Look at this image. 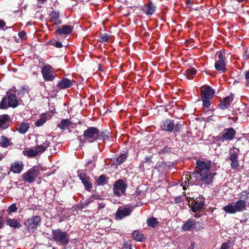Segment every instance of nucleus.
<instances>
[{"instance_id": "21", "label": "nucleus", "mask_w": 249, "mask_h": 249, "mask_svg": "<svg viewBox=\"0 0 249 249\" xmlns=\"http://www.w3.org/2000/svg\"><path fill=\"white\" fill-rule=\"evenodd\" d=\"M196 223V221L194 219L191 218L188 219L183 222V224L181 226V230L183 231H192L194 229Z\"/></svg>"}, {"instance_id": "59", "label": "nucleus", "mask_w": 249, "mask_h": 249, "mask_svg": "<svg viewBox=\"0 0 249 249\" xmlns=\"http://www.w3.org/2000/svg\"><path fill=\"white\" fill-rule=\"evenodd\" d=\"M195 217L196 218H198L199 217H200V215L196 213L195 215Z\"/></svg>"}, {"instance_id": "35", "label": "nucleus", "mask_w": 249, "mask_h": 249, "mask_svg": "<svg viewBox=\"0 0 249 249\" xmlns=\"http://www.w3.org/2000/svg\"><path fill=\"white\" fill-rule=\"evenodd\" d=\"M145 13L147 15H151L155 12L156 6L152 2H149L147 5Z\"/></svg>"}, {"instance_id": "6", "label": "nucleus", "mask_w": 249, "mask_h": 249, "mask_svg": "<svg viewBox=\"0 0 249 249\" xmlns=\"http://www.w3.org/2000/svg\"><path fill=\"white\" fill-rule=\"evenodd\" d=\"M215 92L210 86L201 87V98L203 102V106L208 108L211 105V100L214 96Z\"/></svg>"}, {"instance_id": "42", "label": "nucleus", "mask_w": 249, "mask_h": 249, "mask_svg": "<svg viewBox=\"0 0 249 249\" xmlns=\"http://www.w3.org/2000/svg\"><path fill=\"white\" fill-rule=\"evenodd\" d=\"M220 249H232V248L230 243L225 242L221 244Z\"/></svg>"}, {"instance_id": "41", "label": "nucleus", "mask_w": 249, "mask_h": 249, "mask_svg": "<svg viewBox=\"0 0 249 249\" xmlns=\"http://www.w3.org/2000/svg\"><path fill=\"white\" fill-rule=\"evenodd\" d=\"M98 140H108V136L99 130Z\"/></svg>"}, {"instance_id": "38", "label": "nucleus", "mask_w": 249, "mask_h": 249, "mask_svg": "<svg viewBox=\"0 0 249 249\" xmlns=\"http://www.w3.org/2000/svg\"><path fill=\"white\" fill-rule=\"evenodd\" d=\"M96 182L99 185H105L107 182L106 176L104 175H100L97 179Z\"/></svg>"}, {"instance_id": "52", "label": "nucleus", "mask_w": 249, "mask_h": 249, "mask_svg": "<svg viewBox=\"0 0 249 249\" xmlns=\"http://www.w3.org/2000/svg\"><path fill=\"white\" fill-rule=\"evenodd\" d=\"M195 243L194 242H192L191 243L190 246L188 247L187 249H195Z\"/></svg>"}, {"instance_id": "44", "label": "nucleus", "mask_w": 249, "mask_h": 249, "mask_svg": "<svg viewBox=\"0 0 249 249\" xmlns=\"http://www.w3.org/2000/svg\"><path fill=\"white\" fill-rule=\"evenodd\" d=\"M95 196L94 195L91 196L90 197H89L85 202V205H88L90 203L92 202L95 198Z\"/></svg>"}, {"instance_id": "14", "label": "nucleus", "mask_w": 249, "mask_h": 249, "mask_svg": "<svg viewBox=\"0 0 249 249\" xmlns=\"http://www.w3.org/2000/svg\"><path fill=\"white\" fill-rule=\"evenodd\" d=\"M126 188V184L121 179L115 181L113 186V192L114 194L120 196L122 194H124Z\"/></svg>"}, {"instance_id": "24", "label": "nucleus", "mask_w": 249, "mask_h": 249, "mask_svg": "<svg viewBox=\"0 0 249 249\" xmlns=\"http://www.w3.org/2000/svg\"><path fill=\"white\" fill-rule=\"evenodd\" d=\"M72 27L70 25H64L62 28H58L55 30V33L57 35H67L71 33Z\"/></svg>"}, {"instance_id": "4", "label": "nucleus", "mask_w": 249, "mask_h": 249, "mask_svg": "<svg viewBox=\"0 0 249 249\" xmlns=\"http://www.w3.org/2000/svg\"><path fill=\"white\" fill-rule=\"evenodd\" d=\"M246 202L245 200H237L234 205L231 203H228V204L223 208V210L228 213L234 214L237 212H240L246 210Z\"/></svg>"}, {"instance_id": "39", "label": "nucleus", "mask_w": 249, "mask_h": 249, "mask_svg": "<svg viewBox=\"0 0 249 249\" xmlns=\"http://www.w3.org/2000/svg\"><path fill=\"white\" fill-rule=\"evenodd\" d=\"M109 38V36L107 34H102L100 36V38L102 42H107Z\"/></svg>"}, {"instance_id": "17", "label": "nucleus", "mask_w": 249, "mask_h": 249, "mask_svg": "<svg viewBox=\"0 0 249 249\" xmlns=\"http://www.w3.org/2000/svg\"><path fill=\"white\" fill-rule=\"evenodd\" d=\"M40 139L41 140L42 143L37 144L36 146L35 147L38 155L44 152L49 146L50 144L48 139H46L44 136L40 137Z\"/></svg>"}, {"instance_id": "46", "label": "nucleus", "mask_w": 249, "mask_h": 249, "mask_svg": "<svg viewBox=\"0 0 249 249\" xmlns=\"http://www.w3.org/2000/svg\"><path fill=\"white\" fill-rule=\"evenodd\" d=\"M218 60L225 61V55L222 52H220L218 53Z\"/></svg>"}, {"instance_id": "55", "label": "nucleus", "mask_w": 249, "mask_h": 249, "mask_svg": "<svg viewBox=\"0 0 249 249\" xmlns=\"http://www.w3.org/2000/svg\"><path fill=\"white\" fill-rule=\"evenodd\" d=\"M3 218L1 216H0V229H1L3 225Z\"/></svg>"}, {"instance_id": "36", "label": "nucleus", "mask_w": 249, "mask_h": 249, "mask_svg": "<svg viewBox=\"0 0 249 249\" xmlns=\"http://www.w3.org/2000/svg\"><path fill=\"white\" fill-rule=\"evenodd\" d=\"M146 223L148 226L155 228L158 225L159 222L156 218L152 217L147 220Z\"/></svg>"}, {"instance_id": "11", "label": "nucleus", "mask_w": 249, "mask_h": 249, "mask_svg": "<svg viewBox=\"0 0 249 249\" xmlns=\"http://www.w3.org/2000/svg\"><path fill=\"white\" fill-rule=\"evenodd\" d=\"M240 153V150L236 147H232L229 150V160L231 161V166L233 169L237 168L239 165L238 158Z\"/></svg>"}, {"instance_id": "58", "label": "nucleus", "mask_w": 249, "mask_h": 249, "mask_svg": "<svg viewBox=\"0 0 249 249\" xmlns=\"http://www.w3.org/2000/svg\"><path fill=\"white\" fill-rule=\"evenodd\" d=\"M47 0H37L38 2H41L42 3L45 2Z\"/></svg>"}, {"instance_id": "9", "label": "nucleus", "mask_w": 249, "mask_h": 249, "mask_svg": "<svg viewBox=\"0 0 249 249\" xmlns=\"http://www.w3.org/2000/svg\"><path fill=\"white\" fill-rule=\"evenodd\" d=\"M83 136L85 142H93L98 140L99 130L95 127H89L84 131Z\"/></svg>"}, {"instance_id": "30", "label": "nucleus", "mask_w": 249, "mask_h": 249, "mask_svg": "<svg viewBox=\"0 0 249 249\" xmlns=\"http://www.w3.org/2000/svg\"><path fill=\"white\" fill-rule=\"evenodd\" d=\"M127 157V154L125 152L124 153H122L119 157L113 159V163L114 165H120L125 160Z\"/></svg>"}, {"instance_id": "26", "label": "nucleus", "mask_w": 249, "mask_h": 249, "mask_svg": "<svg viewBox=\"0 0 249 249\" xmlns=\"http://www.w3.org/2000/svg\"><path fill=\"white\" fill-rule=\"evenodd\" d=\"M72 123L68 119H62L57 126L61 130H64L72 125Z\"/></svg>"}, {"instance_id": "60", "label": "nucleus", "mask_w": 249, "mask_h": 249, "mask_svg": "<svg viewBox=\"0 0 249 249\" xmlns=\"http://www.w3.org/2000/svg\"><path fill=\"white\" fill-rule=\"evenodd\" d=\"M236 0L239 2H242L243 1H244V0Z\"/></svg>"}, {"instance_id": "53", "label": "nucleus", "mask_w": 249, "mask_h": 249, "mask_svg": "<svg viewBox=\"0 0 249 249\" xmlns=\"http://www.w3.org/2000/svg\"><path fill=\"white\" fill-rule=\"evenodd\" d=\"M5 26V22L0 19V28H2Z\"/></svg>"}, {"instance_id": "47", "label": "nucleus", "mask_w": 249, "mask_h": 249, "mask_svg": "<svg viewBox=\"0 0 249 249\" xmlns=\"http://www.w3.org/2000/svg\"><path fill=\"white\" fill-rule=\"evenodd\" d=\"M245 79L247 81L246 86H249V70L245 73Z\"/></svg>"}, {"instance_id": "23", "label": "nucleus", "mask_w": 249, "mask_h": 249, "mask_svg": "<svg viewBox=\"0 0 249 249\" xmlns=\"http://www.w3.org/2000/svg\"><path fill=\"white\" fill-rule=\"evenodd\" d=\"M10 123V117L9 115L3 114L0 116V128L3 129L7 128Z\"/></svg>"}, {"instance_id": "62", "label": "nucleus", "mask_w": 249, "mask_h": 249, "mask_svg": "<svg viewBox=\"0 0 249 249\" xmlns=\"http://www.w3.org/2000/svg\"><path fill=\"white\" fill-rule=\"evenodd\" d=\"M53 249H56L55 248H53Z\"/></svg>"}, {"instance_id": "16", "label": "nucleus", "mask_w": 249, "mask_h": 249, "mask_svg": "<svg viewBox=\"0 0 249 249\" xmlns=\"http://www.w3.org/2000/svg\"><path fill=\"white\" fill-rule=\"evenodd\" d=\"M133 208L132 206L121 207L118 209L116 213V219L120 220L127 216L130 215L133 211Z\"/></svg>"}, {"instance_id": "54", "label": "nucleus", "mask_w": 249, "mask_h": 249, "mask_svg": "<svg viewBox=\"0 0 249 249\" xmlns=\"http://www.w3.org/2000/svg\"><path fill=\"white\" fill-rule=\"evenodd\" d=\"M105 207V204L104 203H101L99 204L98 209H103Z\"/></svg>"}, {"instance_id": "28", "label": "nucleus", "mask_w": 249, "mask_h": 249, "mask_svg": "<svg viewBox=\"0 0 249 249\" xmlns=\"http://www.w3.org/2000/svg\"><path fill=\"white\" fill-rule=\"evenodd\" d=\"M13 144L11 139L7 138L4 136H2L0 138V145L3 147H7Z\"/></svg>"}, {"instance_id": "8", "label": "nucleus", "mask_w": 249, "mask_h": 249, "mask_svg": "<svg viewBox=\"0 0 249 249\" xmlns=\"http://www.w3.org/2000/svg\"><path fill=\"white\" fill-rule=\"evenodd\" d=\"M236 130L232 127L225 128L221 134L218 136L217 141L221 142L232 141L236 135Z\"/></svg>"}, {"instance_id": "61", "label": "nucleus", "mask_w": 249, "mask_h": 249, "mask_svg": "<svg viewBox=\"0 0 249 249\" xmlns=\"http://www.w3.org/2000/svg\"><path fill=\"white\" fill-rule=\"evenodd\" d=\"M2 158V155H0V160H1Z\"/></svg>"}, {"instance_id": "5", "label": "nucleus", "mask_w": 249, "mask_h": 249, "mask_svg": "<svg viewBox=\"0 0 249 249\" xmlns=\"http://www.w3.org/2000/svg\"><path fill=\"white\" fill-rule=\"evenodd\" d=\"M42 171V167L41 166H34L22 174V179L26 182L32 183L35 181L36 177L40 174V172Z\"/></svg>"}, {"instance_id": "15", "label": "nucleus", "mask_w": 249, "mask_h": 249, "mask_svg": "<svg viewBox=\"0 0 249 249\" xmlns=\"http://www.w3.org/2000/svg\"><path fill=\"white\" fill-rule=\"evenodd\" d=\"M77 175L83 184L85 189L90 192L92 188V184L89 181L90 177L88 176L86 173L80 171L77 172Z\"/></svg>"}, {"instance_id": "20", "label": "nucleus", "mask_w": 249, "mask_h": 249, "mask_svg": "<svg viewBox=\"0 0 249 249\" xmlns=\"http://www.w3.org/2000/svg\"><path fill=\"white\" fill-rule=\"evenodd\" d=\"M23 166L22 161H16L11 163L10 170L15 174H19L22 171Z\"/></svg>"}, {"instance_id": "12", "label": "nucleus", "mask_w": 249, "mask_h": 249, "mask_svg": "<svg viewBox=\"0 0 249 249\" xmlns=\"http://www.w3.org/2000/svg\"><path fill=\"white\" fill-rule=\"evenodd\" d=\"M42 77L46 81H52L55 78L54 69L51 65H47L41 69Z\"/></svg>"}, {"instance_id": "43", "label": "nucleus", "mask_w": 249, "mask_h": 249, "mask_svg": "<svg viewBox=\"0 0 249 249\" xmlns=\"http://www.w3.org/2000/svg\"><path fill=\"white\" fill-rule=\"evenodd\" d=\"M249 194L247 193L246 192L243 191L240 194V198H244L245 200L248 199L249 198Z\"/></svg>"}, {"instance_id": "33", "label": "nucleus", "mask_w": 249, "mask_h": 249, "mask_svg": "<svg viewBox=\"0 0 249 249\" xmlns=\"http://www.w3.org/2000/svg\"><path fill=\"white\" fill-rule=\"evenodd\" d=\"M47 121V114L42 113L40 115V118L35 123V125L39 127L43 125Z\"/></svg>"}, {"instance_id": "49", "label": "nucleus", "mask_w": 249, "mask_h": 249, "mask_svg": "<svg viewBox=\"0 0 249 249\" xmlns=\"http://www.w3.org/2000/svg\"><path fill=\"white\" fill-rule=\"evenodd\" d=\"M145 162L146 163H147L149 165H150L152 162V160L149 157H145Z\"/></svg>"}, {"instance_id": "31", "label": "nucleus", "mask_w": 249, "mask_h": 249, "mask_svg": "<svg viewBox=\"0 0 249 249\" xmlns=\"http://www.w3.org/2000/svg\"><path fill=\"white\" fill-rule=\"evenodd\" d=\"M7 225L14 228H20L21 224L16 219L8 218L6 220Z\"/></svg>"}, {"instance_id": "40", "label": "nucleus", "mask_w": 249, "mask_h": 249, "mask_svg": "<svg viewBox=\"0 0 249 249\" xmlns=\"http://www.w3.org/2000/svg\"><path fill=\"white\" fill-rule=\"evenodd\" d=\"M18 209L16 204H13L11 205L8 209V212L9 213H14L16 212Z\"/></svg>"}, {"instance_id": "50", "label": "nucleus", "mask_w": 249, "mask_h": 249, "mask_svg": "<svg viewBox=\"0 0 249 249\" xmlns=\"http://www.w3.org/2000/svg\"><path fill=\"white\" fill-rule=\"evenodd\" d=\"M20 93L22 94H24L25 92L28 93V89L27 87L24 88L23 87L22 89L20 91Z\"/></svg>"}, {"instance_id": "29", "label": "nucleus", "mask_w": 249, "mask_h": 249, "mask_svg": "<svg viewBox=\"0 0 249 249\" xmlns=\"http://www.w3.org/2000/svg\"><path fill=\"white\" fill-rule=\"evenodd\" d=\"M132 237L134 240L138 242H143L146 239L144 235L138 231H134L132 233Z\"/></svg>"}, {"instance_id": "48", "label": "nucleus", "mask_w": 249, "mask_h": 249, "mask_svg": "<svg viewBox=\"0 0 249 249\" xmlns=\"http://www.w3.org/2000/svg\"><path fill=\"white\" fill-rule=\"evenodd\" d=\"M243 57L245 60H247L249 58V51L246 50L245 51Z\"/></svg>"}, {"instance_id": "18", "label": "nucleus", "mask_w": 249, "mask_h": 249, "mask_svg": "<svg viewBox=\"0 0 249 249\" xmlns=\"http://www.w3.org/2000/svg\"><path fill=\"white\" fill-rule=\"evenodd\" d=\"M233 95L231 94L230 95L227 96L221 101L219 104L220 108L224 110L227 109L233 101Z\"/></svg>"}, {"instance_id": "1", "label": "nucleus", "mask_w": 249, "mask_h": 249, "mask_svg": "<svg viewBox=\"0 0 249 249\" xmlns=\"http://www.w3.org/2000/svg\"><path fill=\"white\" fill-rule=\"evenodd\" d=\"M211 164L212 162L210 161L204 162L197 160L196 161L197 167L199 172L200 181L202 184L206 185L211 184L216 175L215 173H212L210 171V168Z\"/></svg>"}, {"instance_id": "37", "label": "nucleus", "mask_w": 249, "mask_h": 249, "mask_svg": "<svg viewBox=\"0 0 249 249\" xmlns=\"http://www.w3.org/2000/svg\"><path fill=\"white\" fill-rule=\"evenodd\" d=\"M196 71L193 68L188 69L186 71V74L187 79H192L194 75L196 74Z\"/></svg>"}, {"instance_id": "57", "label": "nucleus", "mask_w": 249, "mask_h": 249, "mask_svg": "<svg viewBox=\"0 0 249 249\" xmlns=\"http://www.w3.org/2000/svg\"><path fill=\"white\" fill-rule=\"evenodd\" d=\"M207 120L208 121H213V116H209L208 118H207Z\"/></svg>"}, {"instance_id": "56", "label": "nucleus", "mask_w": 249, "mask_h": 249, "mask_svg": "<svg viewBox=\"0 0 249 249\" xmlns=\"http://www.w3.org/2000/svg\"><path fill=\"white\" fill-rule=\"evenodd\" d=\"M124 248H127V249L128 248V249H132L131 245H128L127 244H126V245H124Z\"/></svg>"}, {"instance_id": "13", "label": "nucleus", "mask_w": 249, "mask_h": 249, "mask_svg": "<svg viewBox=\"0 0 249 249\" xmlns=\"http://www.w3.org/2000/svg\"><path fill=\"white\" fill-rule=\"evenodd\" d=\"M40 222L41 218L39 216H33L25 221L24 225L28 230H34L40 224Z\"/></svg>"}, {"instance_id": "22", "label": "nucleus", "mask_w": 249, "mask_h": 249, "mask_svg": "<svg viewBox=\"0 0 249 249\" xmlns=\"http://www.w3.org/2000/svg\"><path fill=\"white\" fill-rule=\"evenodd\" d=\"M189 206H190L192 211L196 212L203 209L204 207V203L203 201L193 200V201L189 203Z\"/></svg>"}, {"instance_id": "27", "label": "nucleus", "mask_w": 249, "mask_h": 249, "mask_svg": "<svg viewBox=\"0 0 249 249\" xmlns=\"http://www.w3.org/2000/svg\"><path fill=\"white\" fill-rule=\"evenodd\" d=\"M30 124L28 123L22 122L19 124L17 130L19 133L24 134L28 130Z\"/></svg>"}, {"instance_id": "51", "label": "nucleus", "mask_w": 249, "mask_h": 249, "mask_svg": "<svg viewBox=\"0 0 249 249\" xmlns=\"http://www.w3.org/2000/svg\"><path fill=\"white\" fill-rule=\"evenodd\" d=\"M55 46L57 48H61L62 47V44L59 41H57L55 43Z\"/></svg>"}, {"instance_id": "45", "label": "nucleus", "mask_w": 249, "mask_h": 249, "mask_svg": "<svg viewBox=\"0 0 249 249\" xmlns=\"http://www.w3.org/2000/svg\"><path fill=\"white\" fill-rule=\"evenodd\" d=\"M26 33L24 31H21L18 33V36L22 39L24 40L26 38Z\"/></svg>"}, {"instance_id": "3", "label": "nucleus", "mask_w": 249, "mask_h": 249, "mask_svg": "<svg viewBox=\"0 0 249 249\" xmlns=\"http://www.w3.org/2000/svg\"><path fill=\"white\" fill-rule=\"evenodd\" d=\"M200 181L199 172H193V173H187L184 174L182 177L181 185L184 190L186 189V186L197 185Z\"/></svg>"}, {"instance_id": "19", "label": "nucleus", "mask_w": 249, "mask_h": 249, "mask_svg": "<svg viewBox=\"0 0 249 249\" xmlns=\"http://www.w3.org/2000/svg\"><path fill=\"white\" fill-rule=\"evenodd\" d=\"M73 81L67 78H63L58 82L57 87L59 89H64L71 87L73 85Z\"/></svg>"}, {"instance_id": "34", "label": "nucleus", "mask_w": 249, "mask_h": 249, "mask_svg": "<svg viewBox=\"0 0 249 249\" xmlns=\"http://www.w3.org/2000/svg\"><path fill=\"white\" fill-rule=\"evenodd\" d=\"M51 21L54 24H58L61 23L59 19V14L56 12H53L51 14Z\"/></svg>"}, {"instance_id": "25", "label": "nucleus", "mask_w": 249, "mask_h": 249, "mask_svg": "<svg viewBox=\"0 0 249 249\" xmlns=\"http://www.w3.org/2000/svg\"><path fill=\"white\" fill-rule=\"evenodd\" d=\"M214 67L215 69L220 72H224L226 70V63L225 61H216Z\"/></svg>"}, {"instance_id": "10", "label": "nucleus", "mask_w": 249, "mask_h": 249, "mask_svg": "<svg viewBox=\"0 0 249 249\" xmlns=\"http://www.w3.org/2000/svg\"><path fill=\"white\" fill-rule=\"evenodd\" d=\"M160 128L161 130L165 131L177 132L180 130V125L178 124H175L173 121L167 119L162 122Z\"/></svg>"}, {"instance_id": "7", "label": "nucleus", "mask_w": 249, "mask_h": 249, "mask_svg": "<svg viewBox=\"0 0 249 249\" xmlns=\"http://www.w3.org/2000/svg\"><path fill=\"white\" fill-rule=\"evenodd\" d=\"M52 237L56 242L63 246L67 245L69 243L70 238L68 233L62 231L59 229L53 231Z\"/></svg>"}, {"instance_id": "32", "label": "nucleus", "mask_w": 249, "mask_h": 249, "mask_svg": "<svg viewBox=\"0 0 249 249\" xmlns=\"http://www.w3.org/2000/svg\"><path fill=\"white\" fill-rule=\"evenodd\" d=\"M23 154L25 156H27L29 158H33L38 155L37 151H36V148L33 147L32 148L27 149L26 150L23 151Z\"/></svg>"}, {"instance_id": "2", "label": "nucleus", "mask_w": 249, "mask_h": 249, "mask_svg": "<svg viewBox=\"0 0 249 249\" xmlns=\"http://www.w3.org/2000/svg\"><path fill=\"white\" fill-rule=\"evenodd\" d=\"M18 105L16 91L10 89L7 91L6 96L3 97L0 102V108L5 109L10 107L15 108Z\"/></svg>"}]
</instances>
